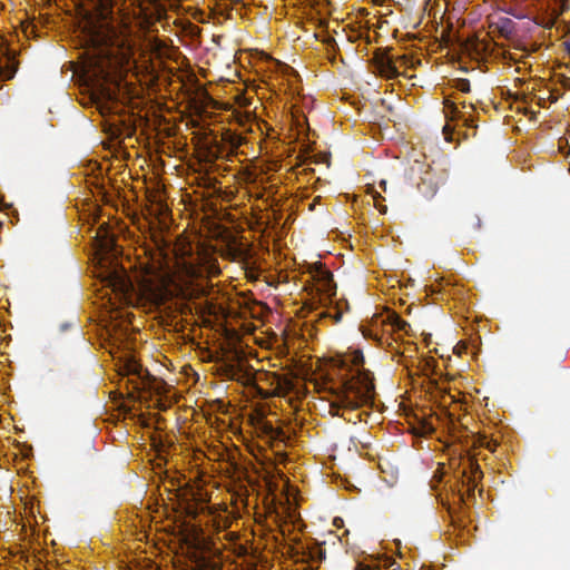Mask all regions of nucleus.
<instances>
[{
	"label": "nucleus",
	"mask_w": 570,
	"mask_h": 570,
	"mask_svg": "<svg viewBox=\"0 0 570 570\" xmlns=\"http://www.w3.org/2000/svg\"><path fill=\"white\" fill-rule=\"evenodd\" d=\"M354 356H358V357H362V356H363V354H362V352H360V351H356V352H355V355H354Z\"/></svg>",
	"instance_id": "obj_25"
},
{
	"label": "nucleus",
	"mask_w": 570,
	"mask_h": 570,
	"mask_svg": "<svg viewBox=\"0 0 570 570\" xmlns=\"http://www.w3.org/2000/svg\"><path fill=\"white\" fill-rule=\"evenodd\" d=\"M144 294L154 301H158L163 298V294L160 289H154L150 286H146Z\"/></svg>",
	"instance_id": "obj_15"
},
{
	"label": "nucleus",
	"mask_w": 570,
	"mask_h": 570,
	"mask_svg": "<svg viewBox=\"0 0 570 570\" xmlns=\"http://www.w3.org/2000/svg\"><path fill=\"white\" fill-rule=\"evenodd\" d=\"M288 361V363H291L292 365H297V361H301L302 358H295V357H292V358H286Z\"/></svg>",
	"instance_id": "obj_20"
},
{
	"label": "nucleus",
	"mask_w": 570,
	"mask_h": 570,
	"mask_svg": "<svg viewBox=\"0 0 570 570\" xmlns=\"http://www.w3.org/2000/svg\"><path fill=\"white\" fill-rule=\"evenodd\" d=\"M395 320H396V326L400 328V330H404L405 326H406V323L404 321H401L397 316H395Z\"/></svg>",
	"instance_id": "obj_17"
},
{
	"label": "nucleus",
	"mask_w": 570,
	"mask_h": 570,
	"mask_svg": "<svg viewBox=\"0 0 570 570\" xmlns=\"http://www.w3.org/2000/svg\"><path fill=\"white\" fill-rule=\"evenodd\" d=\"M365 358H317L316 370L325 381H338L342 391L338 402L345 409L356 410L374 400L373 373L365 367Z\"/></svg>",
	"instance_id": "obj_1"
},
{
	"label": "nucleus",
	"mask_w": 570,
	"mask_h": 570,
	"mask_svg": "<svg viewBox=\"0 0 570 570\" xmlns=\"http://www.w3.org/2000/svg\"><path fill=\"white\" fill-rule=\"evenodd\" d=\"M462 348H463V346L456 345V346L454 347V352H455L458 355H460V354L463 352V351H462Z\"/></svg>",
	"instance_id": "obj_22"
},
{
	"label": "nucleus",
	"mask_w": 570,
	"mask_h": 570,
	"mask_svg": "<svg viewBox=\"0 0 570 570\" xmlns=\"http://www.w3.org/2000/svg\"><path fill=\"white\" fill-rule=\"evenodd\" d=\"M466 463L468 466H465L462 472V485L466 487L468 495L472 497L474 495V490L478 482L482 479L483 473L476 460L469 458Z\"/></svg>",
	"instance_id": "obj_6"
},
{
	"label": "nucleus",
	"mask_w": 570,
	"mask_h": 570,
	"mask_svg": "<svg viewBox=\"0 0 570 570\" xmlns=\"http://www.w3.org/2000/svg\"><path fill=\"white\" fill-rule=\"evenodd\" d=\"M380 72L386 78H394L399 75L396 67L390 61L381 65Z\"/></svg>",
	"instance_id": "obj_11"
},
{
	"label": "nucleus",
	"mask_w": 570,
	"mask_h": 570,
	"mask_svg": "<svg viewBox=\"0 0 570 570\" xmlns=\"http://www.w3.org/2000/svg\"><path fill=\"white\" fill-rule=\"evenodd\" d=\"M485 446H487L489 450L494 451V446H492L490 442H488Z\"/></svg>",
	"instance_id": "obj_23"
},
{
	"label": "nucleus",
	"mask_w": 570,
	"mask_h": 570,
	"mask_svg": "<svg viewBox=\"0 0 570 570\" xmlns=\"http://www.w3.org/2000/svg\"><path fill=\"white\" fill-rule=\"evenodd\" d=\"M460 89L462 91H469L470 90V83L466 82V81H463L461 85H460Z\"/></svg>",
	"instance_id": "obj_18"
},
{
	"label": "nucleus",
	"mask_w": 570,
	"mask_h": 570,
	"mask_svg": "<svg viewBox=\"0 0 570 570\" xmlns=\"http://www.w3.org/2000/svg\"><path fill=\"white\" fill-rule=\"evenodd\" d=\"M223 140L227 145H229V147L233 150H236L238 147H240L244 144L245 138L236 132L228 130L223 135Z\"/></svg>",
	"instance_id": "obj_10"
},
{
	"label": "nucleus",
	"mask_w": 570,
	"mask_h": 570,
	"mask_svg": "<svg viewBox=\"0 0 570 570\" xmlns=\"http://www.w3.org/2000/svg\"><path fill=\"white\" fill-rule=\"evenodd\" d=\"M381 187H383V189L386 190V181L385 180L381 181Z\"/></svg>",
	"instance_id": "obj_24"
},
{
	"label": "nucleus",
	"mask_w": 570,
	"mask_h": 570,
	"mask_svg": "<svg viewBox=\"0 0 570 570\" xmlns=\"http://www.w3.org/2000/svg\"><path fill=\"white\" fill-rule=\"evenodd\" d=\"M90 41L94 50L87 61L86 76L90 79H107L118 66L114 49L107 46V36L101 30L91 31Z\"/></svg>",
	"instance_id": "obj_3"
},
{
	"label": "nucleus",
	"mask_w": 570,
	"mask_h": 570,
	"mask_svg": "<svg viewBox=\"0 0 570 570\" xmlns=\"http://www.w3.org/2000/svg\"><path fill=\"white\" fill-rule=\"evenodd\" d=\"M404 365L410 376L417 375L428 377L431 382L436 383L438 377L444 375L443 370L439 367L436 358H406Z\"/></svg>",
	"instance_id": "obj_5"
},
{
	"label": "nucleus",
	"mask_w": 570,
	"mask_h": 570,
	"mask_svg": "<svg viewBox=\"0 0 570 570\" xmlns=\"http://www.w3.org/2000/svg\"><path fill=\"white\" fill-rule=\"evenodd\" d=\"M443 132L445 134V139L450 140V137H449L450 126L449 125L444 126Z\"/></svg>",
	"instance_id": "obj_19"
},
{
	"label": "nucleus",
	"mask_w": 570,
	"mask_h": 570,
	"mask_svg": "<svg viewBox=\"0 0 570 570\" xmlns=\"http://www.w3.org/2000/svg\"><path fill=\"white\" fill-rule=\"evenodd\" d=\"M2 226V223L0 222V227Z\"/></svg>",
	"instance_id": "obj_26"
},
{
	"label": "nucleus",
	"mask_w": 570,
	"mask_h": 570,
	"mask_svg": "<svg viewBox=\"0 0 570 570\" xmlns=\"http://www.w3.org/2000/svg\"><path fill=\"white\" fill-rule=\"evenodd\" d=\"M304 554L306 556L309 562L321 563L326 557V551L320 544L316 543L312 547H308L307 551Z\"/></svg>",
	"instance_id": "obj_9"
},
{
	"label": "nucleus",
	"mask_w": 570,
	"mask_h": 570,
	"mask_svg": "<svg viewBox=\"0 0 570 570\" xmlns=\"http://www.w3.org/2000/svg\"><path fill=\"white\" fill-rule=\"evenodd\" d=\"M304 371L303 365H299L298 368H288L286 373L277 374L278 383L284 384L287 387H293L295 384L294 381L303 377Z\"/></svg>",
	"instance_id": "obj_8"
},
{
	"label": "nucleus",
	"mask_w": 570,
	"mask_h": 570,
	"mask_svg": "<svg viewBox=\"0 0 570 570\" xmlns=\"http://www.w3.org/2000/svg\"><path fill=\"white\" fill-rule=\"evenodd\" d=\"M139 360L117 358L116 368L121 383L126 385L128 397L147 407L165 410L166 405L160 397L167 394L169 385L160 370L154 374Z\"/></svg>",
	"instance_id": "obj_2"
},
{
	"label": "nucleus",
	"mask_w": 570,
	"mask_h": 570,
	"mask_svg": "<svg viewBox=\"0 0 570 570\" xmlns=\"http://www.w3.org/2000/svg\"><path fill=\"white\" fill-rule=\"evenodd\" d=\"M356 570H379V566L376 563L360 562L356 566Z\"/></svg>",
	"instance_id": "obj_16"
},
{
	"label": "nucleus",
	"mask_w": 570,
	"mask_h": 570,
	"mask_svg": "<svg viewBox=\"0 0 570 570\" xmlns=\"http://www.w3.org/2000/svg\"><path fill=\"white\" fill-rule=\"evenodd\" d=\"M458 499H459V502L460 503H463L464 502V495L463 493L461 492V490L458 491Z\"/></svg>",
	"instance_id": "obj_21"
},
{
	"label": "nucleus",
	"mask_w": 570,
	"mask_h": 570,
	"mask_svg": "<svg viewBox=\"0 0 570 570\" xmlns=\"http://www.w3.org/2000/svg\"><path fill=\"white\" fill-rule=\"evenodd\" d=\"M332 276L330 274H324L322 278V289L326 293L334 294L333 292V285H332Z\"/></svg>",
	"instance_id": "obj_14"
},
{
	"label": "nucleus",
	"mask_w": 570,
	"mask_h": 570,
	"mask_svg": "<svg viewBox=\"0 0 570 570\" xmlns=\"http://www.w3.org/2000/svg\"><path fill=\"white\" fill-rule=\"evenodd\" d=\"M107 283L112 287L114 292H119L124 295L132 291L134 286L125 273L111 272L107 277Z\"/></svg>",
	"instance_id": "obj_7"
},
{
	"label": "nucleus",
	"mask_w": 570,
	"mask_h": 570,
	"mask_svg": "<svg viewBox=\"0 0 570 570\" xmlns=\"http://www.w3.org/2000/svg\"><path fill=\"white\" fill-rule=\"evenodd\" d=\"M204 361H217L218 371L228 380L250 385L256 381L259 370L247 363L248 358H203Z\"/></svg>",
	"instance_id": "obj_4"
},
{
	"label": "nucleus",
	"mask_w": 570,
	"mask_h": 570,
	"mask_svg": "<svg viewBox=\"0 0 570 570\" xmlns=\"http://www.w3.org/2000/svg\"><path fill=\"white\" fill-rule=\"evenodd\" d=\"M16 73V68L9 63V61L6 62V67L0 66V76L4 79H11Z\"/></svg>",
	"instance_id": "obj_13"
},
{
	"label": "nucleus",
	"mask_w": 570,
	"mask_h": 570,
	"mask_svg": "<svg viewBox=\"0 0 570 570\" xmlns=\"http://www.w3.org/2000/svg\"><path fill=\"white\" fill-rule=\"evenodd\" d=\"M445 112H446V115H451L453 118L462 117L464 122L469 121V119L465 117V111L464 112L460 111L459 108L453 102H450V101L445 102Z\"/></svg>",
	"instance_id": "obj_12"
}]
</instances>
